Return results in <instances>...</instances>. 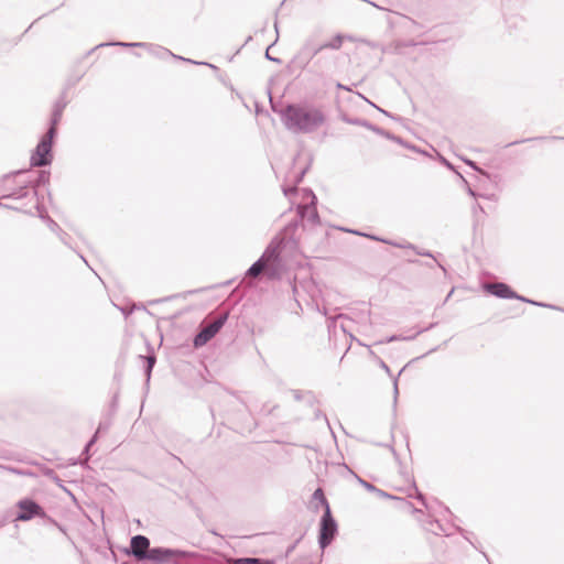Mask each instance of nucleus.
I'll return each instance as SVG.
<instances>
[{"instance_id": "nucleus-2", "label": "nucleus", "mask_w": 564, "mask_h": 564, "mask_svg": "<svg viewBox=\"0 0 564 564\" xmlns=\"http://www.w3.org/2000/svg\"><path fill=\"white\" fill-rule=\"evenodd\" d=\"M128 555H132L138 561H152L155 563L169 562L173 558H189L194 553L188 551L167 549V547H152L150 549V540L145 535H134L130 540V547L127 550Z\"/></svg>"}, {"instance_id": "nucleus-40", "label": "nucleus", "mask_w": 564, "mask_h": 564, "mask_svg": "<svg viewBox=\"0 0 564 564\" xmlns=\"http://www.w3.org/2000/svg\"><path fill=\"white\" fill-rule=\"evenodd\" d=\"M65 236H67V235H66L65 232H62V234H61V240H62L63 242H65V243H66V241H65Z\"/></svg>"}, {"instance_id": "nucleus-14", "label": "nucleus", "mask_w": 564, "mask_h": 564, "mask_svg": "<svg viewBox=\"0 0 564 564\" xmlns=\"http://www.w3.org/2000/svg\"><path fill=\"white\" fill-rule=\"evenodd\" d=\"M65 107H66V101L64 99H59L55 102L53 111H52L48 129L54 128V131L56 134H57V126L61 122Z\"/></svg>"}, {"instance_id": "nucleus-9", "label": "nucleus", "mask_w": 564, "mask_h": 564, "mask_svg": "<svg viewBox=\"0 0 564 564\" xmlns=\"http://www.w3.org/2000/svg\"><path fill=\"white\" fill-rule=\"evenodd\" d=\"M17 507L20 511L14 518L15 521H30L36 517H46L44 509L33 499H22L17 503Z\"/></svg>"}, {"instance_id": "nucleus-19", "label": "nucleus", "mask_w": 564, "mask_h": 564, "mask_svg": "<svg viewBox=\"0 0 564 564\" xmlns=\"http://www.w3.org/2000/svg\"><path fill=\"white\" fill-rule=\"evenodd\" d=\"M145 360H147V366H145V369H144V373H145V377H147V382L150 381V378H151V372H152V369L155 365V361H156V358L154 355H150L148 357H145Z\"/></svg>"}, {"instance_id": "nucleus-37", "label": "nucleus", "mask_w": 564, "mask_h": 564, "mask_svg": "<svg viewBox=\"0 0 564 564\" xmlns=\"http://www.w3.org/2000/svg\"><path fill=\"white\" fill-rule=\"evenodd\" d=\"M416 253L420 256L432 257V254L429 251H416Z\"/></svg>"}, {"instance_id": "nucleus-22", "label": "nucleus", "mask_w": 564, "mask_h": 564, "mask_svg": "<svg viewBox=\"0 0 564 564\" xmlns=\"http://www.w3.org/2000/svg\"><path fill=\"white\" fill-rule=\"evenodd\" d=\"M36 209H37V212H39L40 217H41V218H43V219H45V220L47 221V225H48V227H50V229H51L52 231H57V230H59V226L57 225V223H56V221H54V220H53L52 218H50L48 216H44V215L41 213V209H40V206H39V205H36Z\"/></svg>"}, {"instance_id": "nucleus-30", "label": "nucleus", "mask_w": 564, "mask_h": 564, "mask_svg": "<svg viewBox=\"0 0 564 564\" xmlns=\"http://www.w3.org/2000/svg\"><path fill=\"white\" fill-rule=\"evenodd\" d=\"M299 220L291 221L286 227L285 231L294 230L297 228Z\"/></svg>"}, {"instance_id": "nucleus-43", "label": "nucleus", "mask_w": 564, "mask_h": 564, "mask_svg": "<svg viewBox=\"0 0 564 564\" xmlns=\"http://www.w3.org/2000/svg\"><path fill=\"white\" fill-rule=\"evenodd\" d=\"M22 174H24V171H18V172L14 173V175H17V176H20Z\"/></svg>"}, {"instance_id": "nucleus-15", "label": "nucleus", "mask_w": 564, "mask_h": 564, "mask_svg": "<svg viewBox=\"0 0 564 564\" xmlns=\"http://www.w3.org/2000/svg\"><path fill=\"white\" fill-rule=\"evenodd\" d=\"M344 42V35L336 34L334 37H332L329 41L318 43L317 46L321 47V53L324 50H339Z\"/></svg>"}, {"instance_id": "nucleus-17", "label": "nucleus", "mask_w": 564, "mask_h": 564, "mask_svg": "<svg viewBox=\"0 0 564 564\" xmlns=\"http://www.w3.org/2000/svg\"><path fill=\"white\" fill-rule=\"evenodd\" d=\"M107 426H104L102 423L99 424L96 433L93 435V437L89 440V442L86 444L84 451H83V455H86V458L85 460L87 462L89 459V449L90 447L97 442L98 440V434L104 430L106 429Z\"/></svg>"}, {"instance_id": "nucleus-44", "label": "nucleus", "mask_w": 564, "mask_h": 564, "mask_svg": "<svg viewBox=\"0 0 564 564\" xmlns=\"http://www.w3.org/2000/svg\"><path fill=\"white\" fill-rule=\"evenodd\" d=\"M377 109H378L380 112H382V113H384V115H388V112H387V111H384L383 109H381V108H379V107H377Z\"/></svg>"}, {"instance_id": "nucleus-1", "label": "nucleus", "mask_w": 564, "mask_h": 564, "mask_svg": "<svg viewBox=\"0 0 564 564\" xmlns=\"http://www.w3.org/2000/svg\"><path fill=\"white\" fill-rule=\"evenodd\" d=\"M284 127L293 133H313L327 120L326 113L312 104H289L281 111Z\"/></svg>"}, {"instance_id": "nucleus-13", "label": "nucleus", "mask_w": 564, "mask_h": 564, "mask_svg": "<svg viewBox=\"0 0 564 564\" xmlns=\"http://www.w3.org/2000/svg\"><path fill=\"white\" fill-rule=\"evenodd\" d=\"M340 118L346 123L354 124V126L365 127V128H367L369 130H372L373 132H376L378 134L386 135V137L390 138V134L388 132H384L381 128H378V127L371 124L367 120H364V119H360V118H349L346 115H343Z\"/></svg>"}, {"instance_id": "nucleus-32", "label": "nucleus", "mask_w": 564, "mask_h": 564, "mask_svg": "<svg viewBox=\"0 0 564 564\" xmlns=\"http://www.w3.org/2000/svg\"><path fill=\"white\" fill-rule=\"evenodd\" d=\"M373 492H376L380 497L391 498V496L389 494H387L386 491L378 489V488H377V490H373Z\"/></svg>"}, {"instance_id": "nucleus-5", "label": "nucleus", "mask_w": 564, "mask_h": 564, "mask_svg": "<svg viewBox=\"0 0 564 564\" xmlns=\"http://www.w3.org/2000/svg\"><path fill=\"white\" fill-rule=\"evenodd\" d=\"M55 137L56 133L54 131V128L47 129L46 133L41 138L35 150L31 155L32 166L42 167L50 165L52 163V148Z\"/></svg>"}, {"instance_id": "nucleus-39", "label": "nucleus", "mask_w": 564, "mask_h": 564, "mask_svg": "<svg viewBox=\"0 0 564 564\" xmlns=\"http://www.w3.org/2000/svg\"><path fill=\"white\" fill-rule=\"evenodd\" d=\"M337 87H338L339 89L349 90V88H348V87H346V86H344V85H341V84H337Z\"/></svg>"}, {"instance_id": "nucleus-6", "label": "nucleus", "mask_w": 564, "mask_h": 564, "mask_svg": "<svg viewBox=\"0 0 564 564\" xmlns=\"http://www.w3.org/2000/svg\"><path fill=\"white\" fill-rule=\"evenodd\" d=\"M109 45H116V46H121V47H145V48H148V51L151 54H153L154 56L161 57V58H163L165 56H172L174 58H177V59H181V61H184V62H188V63H193V64H199L198 62L192 61L189 58H184L182 56H177V55L173 54L171 51H169L167 48H164V47L158 46V45H153V44H148V43H144V42H110V43H101V44L95 46L93 48V51L97 50L99 47L109 46ZM200 64L202 65H208L212 68H216L214 65L208 64V63H200Z\"/></svg>"}, {"instance_id": "nucleus-27", "label": "nucleus", "mask_w": 564, "mask_h": 564, "mask_svg": "<svg viewBox=\"0 0 564 564\" xmlns=\"http://www.w3.org/2000/svg\"><path fill=\"white\" fill-rule=\"evenodd\" d=\"M358 478V481L369 491H373V490H377V487H375L372 484L359 478Z\"/></svg>"}, {"instance_id": "nucleus-3", "label": "nucleus", "mask_w": 564, "mask_h": 564, "mask_svg": "<svg viewBox=\"0 0 564 564\" xmlns=\"http://www.w3.org/2000/svg\"><path fill=\"white\" fill-rule=\"evenodd\" d=\"M283 248L284 238L274 237L267 246L262 256L247 270L246 275L258 278L261 273H264L271 280L279 279L283 270L281 258Z\"/></svg>"}, {"instance_id": "nucleus-48", "label": "nucleus", "mask_w": 564, "mask_h": 564, "mask_svg": "<svg viewBox=\"0 0 564 564\" xmlns=\"http://www.w3.org/2000/svg\"><path fill=\"white\" fill-rule=\"evenodd\" d=\"M437 528H440V529H441V531L443 532V529H442L441 524H438V523H437Z\"/></svg>"}, {"instance_id": "nucleus-28", "label": "nucleus", "mask_w": 564, "mask_h": 564, "mask_svg": "<svg viewBox=\"0 0 564 564\" xmlns=\"http://www.w3.org/2000/svg\"><path fill=\"white\" fill-rule=\"evenodd\" d=\"M410 337H400L398 335H392L390 337H388L386 340H380L378 344H383V343H391V341H394V340H399V339H409Z\"/></svg>"}, {"instance_id": "nucleus-46", "label": "nucleus", "mask_w": 564, "mask_h": 564, "mask_svg": "<svg viewBox=\"0 0 564 564\" xmlns=\"http://www.w3.org/2000/svg\"><path fill=\"white\" fill-rule=\"evenodd\" d=\"M457 174H458V175H459V177L464 181V183H466V184H467V180H465V178L462 176V174H459V173H457Z\"/></svg>"}, {"instance_id": "nucleus-45", "label": "nucleus", "mask_w": 564, "mask_h": 564, "mask_svg": "<svg viewBox=\"0 0 564 564\" xmlns=\"http://www.w3.org/2000/svg\"><path fill=\"white\" fill-rule=\"evenodd\" d=\"M542 139H543L542 137H541V138H539V140H542ZM531 140H538V138H533V139L528 138L525 141H531Z\"/></svg>"}, {"instance_id": "nucleus-26", "label": "nucleus", "mask_w": 564, "mask_h": 564, "mask_svg": "<svg viewBox=\"0 0 564 564\" xmlns=\"http://www.w3.org/2000/svg\"><path fill=\"white\" fill-rule=\"evenodd\" d=\"M278 41V37L275 39V41L267 48L265 51V58L269 59V61H272L274 63H278V64H281L282 61L280 58H276V57H273V55H270L269 53V50L270 47Z\"/></svg>"}, {"instance_id": "nucleus-4", "label": "nucleus", "mask_w": 564, "mask_h": 564, "mask_svg": "<svg viewBox=\"0 0 564 564\" xmlns=\"http://www.w3.org/2000/svg\"><path fill=\"white\" fill-rule=\"evenodd\" d=\"M321 53V47L317 46V41L315 35L308 36L293 56L290 62V67L296 70L306 69L315 56Z\"/></svg>"}, {"instance_id": "nucleus-8", "label": "nucleus", "mask_w": 564, "mask_h": 564, "mask_svg": "<svg viewBox=\"0 0 564 564\" xmlns=\"http://www.w3.org/2000/svg\"><path fill=\"white\" fill-rule=\"evenodd\" d=\"M337 530V522L332 516L330 507H327V510H324L321 518L318 530V544L322 550H325L333 542Z\"/></svg>"}, {"instance_id": "nucleus-31", "label": "nucleus", "mask_w": 564, "mask_h": 564, "mask_svg": "<svg viewBox=\"0 0 564 564\" xmlns=\"http://www.w3.org/2000/svg\"><path fill=\"white\" fill-rule=\"evenodd\" d=\"M379 365L390 377H392L389 366L383 360H380Z\"/></svg>"}, {"instance_id": "nucleus-47", "label": "nucleus", "mask_w": 564, "mask_h": 564, "mask_svg": "<svg viewBox=\"0 0 564 564\" xmlns=\"http://www.w3.org/2000/svg\"><path fill=\"white\" fill-rule=\"evenodd\" d=\"M274 28H275V31L278 32V23L276 22L274 24Z\"/></svg>"}, {"instance_id": "nucleus-10", "label": "nucleus", "mask_w": 564, "mask_h": 564, "mask_svg": "<svg viewBox=\"0 0 564 564\" xmlns=\"http://www.w3.org/2000/svg\"><path fill=\"white\" fill-rule=\"evenodd\" d=\"M305 196L310 198V203L306 205H299L297 215L301 220H306L307 223L315 225L319 221V216L316 209L317 198L312 189H305Z\"/></svg>"}, {"instance_id": "nucleus-34", "label": "nucleus", "mask_w": 564, "mask_h": 564, "mask_svg": "<svg viewBox=\"0 0 564 564\" xmlns=\"http://www.w3.org/2000/svg\"><path fill=\"white\" fill-rule=\"evenodd\" d=\"M305 173H306V169H304V170H302V171H301V173H300V174H299V176L296 177V182H295L296 184H299V183L302 181V178H303V176H304V174H305Z\"/></svg>"}, {"instance_id": "nucleus-33", "label": "nucleus", "mask_w": 564, "mask_h": 564, "mask_svg": "<svg viewBox=\"0 0 564 564\" xmlns=\"http://www.w3.org/2000/svg\"><path fill=\"white\" fill-rule=\"evenodd\" d=\"M442 163L449 170L455 171L453 164L448 162L446 159L442 158Z\"/></svg>"}, {"instance_id": "nucleus-21", "label": "nucleus", "mask_w": 564, "mask_h": 564, "mask_svg": "<svg viewBox=\"0 0 564 564\" xmlns=\"http://www.w3.org/2000/svg\"><path fill=\"white\" fill-rule=\"evenodd\" d=\"M463 161L468 165L470 166L473 170L477 171L479 174H481L482 176L487 177L488 180H491V175L484 171L482 169H480L474 161L471 160H468V159H463Z\"/></svg>"}, {"instance_id": "nucleus-18", "label": "nucleus", "mask_w": 564, "mask_h": 564, "mask_svg": "<svg viewBox=\"0 0 564 564\" xmlns=\"http://www.w3.org/2000/svg\"><path fill=\"white\" fill-rule=\"evenodd\" d=\"M329 63L330 61L326 56L319 55L315 61H313L311 72L323 69Z\"/></svg>"}, {"instance_id": "nucleus-36", "label": "nucleus", "mask_w": 564, "mask_h": 564, "mask_svg": "<svg viewBox=\"0 0 564 564\" xmlns=\"http://www.w3.org/2000/svg\"><path fill=\"white\" fill-rule=\"evenodd\" d=\"M467 193L473 196V197H477V194L474 189H471L469 186H467Z\"/></svg>"}, {"instance_id": "nucleus-35", "label": "nucleus", "mask_w": 564, "mask_h": 564, "mask_svg": "<svg viewBox=\"0 0 564 564\" xmlns=\"http://www.w3.org/2000/svg\"><path fill=\"white\" fill-rule=\"evenodd\" d=\"M294 399L300 401L302 399V392L296 390L293 392Z\"/></svg>"}, {"instance_id": "nucleus-41", "label": "nucleus", "mask_w": 564, "mask_h": 564, "mask_svg": "<svg viewBox=\"0 0 564 564\" xmlns=\"http://www.w3.org/2000/svg\"><path fill=\"white\" fill-rule=\"evenodd\" d=\"M121 311H122V313H123L126 316H128V315L131 313V311H128V310H121Z\"/></svg>"}, {"instance_id": "nucleus-12", "label": "nucleus", "mask_w": 564, "mask_h": 564, "mask_svg": "<svg viewBox=\"0 0 564 564\" xmlns=\"http://www.w3.org/2000/svg\"><path fill=\"white\" fill-rule=\"evenodd\" d=\"M485 290L499 299H513L517 293L506 283L494 282L485 284Z\"/></svg>"}, {"instance_id": "nucleus-20", "label": "nucleus", "mask_w": 564, "mask_h": 564, "mask_svg": "<svg viewBox=\"0 0 564 564\" xmlns=\"http://www.w3.org/2000/svg\"><path fill=\"white\" fill-rule=\"evenodd\" d=\"M513 299H517V300H519V301H521V302L530 303V304H532V305H536V306H542V307H549V308L557 310V307H556V306H554V305L545 304V303H541V302H535V301H533V300L527 299V297H524V296H522V295H519V294H517V296H513Z\"/></svg>"}, {"instance_id": "nucleus-29", "label": "nucleus", "mask_w": 564, "mask_h": 564, "mask_svg": "<svg viewBox=\"0 0 564 564\" xmlns=\"http://www.w3.org/2000/svg\"><path fill=\"white\" fill-rule=\"evenodd\" d=\"M296 191V187L293 186V187H284L283 188V193L286 197H289L290 195H292L293 193H295Z\"/></svg>"}, {"instance_id": "nucleus-38", "label": "nucleus", "mask_w": 564, "mask_h": 564, "mask_svg": "<svg viewBox=\"0 0 564 564\" xmlns=\"http://www.w3.org/2000/svg\"><path fill=\"white\" fill-rule=\"evenodd\" d=\"M416 498H417V499H419L423 505H425L424 496H423L421 492H419V494H417V497H416Z\"/></svg>"}, {"instance_id": "nucleus-24", "label": "nucleus", "mask_w": 564, "mask_h": 564, "mask_svg": "<svg viewBox=\"0 0 564 564\" xmlns=\"http://www.w3.org/2000/svg\"><path fill=\"white\" fill-rule=\"evenodd\" d=\"M348 231H349V232H352V234H356V235H361V236L368 237V238H370V239H372V240L382 241V242H384V243H390V245H392V242H390V241H388V240H386V239H381V238H379V237H377V236H371V235L362 234V232H359V231H356V230H348ZM393 246L399 247V248H404V247H405V246L400 245V243H393Z\"/></svg>"}, {"instance_id": "nucleus-42", "label": "nucleus", "mask_w": 564, "mask_h": 564, "mask_svg": "<svg viewBox=\"0 0 564 564\" xmlns=\"http://www.w3.org/2000/svg\"><path fill=\"white\" fill-rule=\"evenodd\" d=\"M553 140H564V137H552Z\"/></svg>"}, {"instance_id": "nucleus-16", "label": "nucleus", "mask_w": 564, "mask_h": 564, "mask_svg": "<svg viewBox=\"0 0 564 564\" xmlns=\"http://www.w3.org/2000/svg\"><path fill=\"white\" fill-rule=\"evenodd\" d=\"M230 564H274V562L260 557H236L230 561Z\"/></svg>"}, {"instance_id": "nucleus-11", "label": "nucleus", "mask_w": 564, "mask_h": 564, "mask_svg": "<svg viewBox=\"0 0 564 564\" xmlns=\"http://www.w3.org/2000/svg\"><path fill=\"white\" fill-rule=\"evenodd\" d=\"M48 180H50V173L46 171H40V172H37V177L34 182H32V181L23 182V185L20 186L19 189H17L8 195L2 196V198H17V199L23 198L28 195V191H26L28 184L34 183L33 186L37 187L40 185H45L46 183H48Z\"/></svg>"}, {"instance_id": "nucleus-23", "label": "nucleus", "mask_w": 564, "mask_h": 564, "mask_svg": "<svg viewBox=\"0 0 564 564\" xmlns=\"http://www.w3.org/2000/svg\"><path fill=\"white\" fill-rule=\"evenodd\" d=\"M313 498L316 500H319L321 503L323 505V507L325 508V510H327V507H329V503H328L327 499L325 498V495L321 488H317L314 491Z\"/></svg>"}, {"instance_id": "nucleus-25", "label": "nucleus", "mask_w": 564, "mask_h": 564, "mask_svg": "<svg viewBox=\"0 0 564 564\" xmlns=\"http://www.w3.org/2000/svg\"><path fill=\"white\" fill-rule=\"evenodd\" d=\"M402 371H403V369H401L399 371L397 377H392L393 378V403H394V405L397 404L398 395H399L398 377L401 375Z\"/></svg>"}, {"instance_id": "nucleus-7", "label": "nucleus", "mask_w": 564, "mask_h": 564, "mask_svg": "<svg viewBox=\"0 0 564 564\" xmlns=\"http://www.w3.org/2000/svg\"><path fill=\"white\" fill-rule=\"evenodd\" d=\"M228 319V313L224 312L207 324H203L193 339L195 348L205 346L223 328Z\"/></svg>"}]
</instances>
